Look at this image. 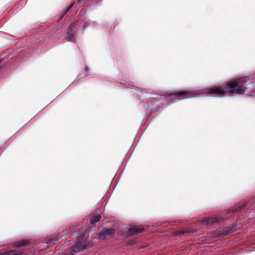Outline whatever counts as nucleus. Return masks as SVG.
Listing matches in <instances>:
<instances>
[{
	"mask_svg": "<svg viewBox=\"0 0 255 255\" xmlns=\"http://www.w3.org/2000/svg\"><path fill=\"white\" fill-rule=\"evenodd\" d=\"M3 255H21V254L20 252L13 251V250H10L9 251L5 252L3 254Z\"/></svg>",
	"mask_w": 255,
	"mask_h": 255,
	"instance_id": "1a4fd4ad",
	"label": "nucleus"
},
{
	"mask_svg": "<svg viewBox=\"0 0 255 255\" xmlns=\"http://www.w3.org/2000/svg\"><path fill=\"white\" fill-rule=\"evenodd\" d=\"M72 6V5L70 6V7H69V8H68V10H69L70 8H71V7Z\"/></svg>",
	"mask_w": 255,
	"mask_h": 255,
	"instance_id": "4468645a",
	"label": "nucleus"
},
{
	"mask_svg": "<svg viewBox=\"0 0 255 255\" xmlns=\"http://www.w3.org/2000/svg\"><path fill=\"white\" fill-rule=\"evenodd\" d=\"M249 80L248 77L238 78L235 80L228 82L226 84L214 86L210 88H206L195 91H181L175 93L169 94L166 97H174L173 100L178 99L180 96H186L188 95L194 94L196 95L202 94L211 95L214 97H223L228 94H244L245 89H238L234 90L238 87L241 88L247 85V81Z\"/></svg>",
	"mask_w": 255,
	"mask_h": 255,
	"instance_id": "f257e3e1",
	"label": "nucleus"
},
{
	"mask_svg": "<svg viewBox=\"0 0 255 255\" xmlns=\"http://www.w3.org/2000/svg\"><path fill=\"white\" fill-rule=\"evenodd\" d=\"M72 6V5L70 6V7H69V8H68V10H69L70 8H71V7Z\"/></svg>",
	"mask_w": 255,
	"mask_h": 255,
	"instance_id": "ddd939ff",
	"label": "nucleus"
},
{
	"mask_svg": "<svg viewBox=\"0 0 255 255\" xmlns=\"http://www.w3.org/2000/svg\"><path fill=\"white\" fill-rule=\"evenodd\" d=\"M242 208H243V207H239V208L238 209H237V210L238 211H239V210H240L241 209H242Z\"/></svg>",
	"mask_w": 255,
	"mask_h": 255,
	"instance_id": "9b49d317",
	"label": "nucleus"
},
{
	"mask_svg": "<svg viewBox=\"0 0 255 255\" xmlns=\"http://www.w3.org/2000/svg\"><path fill=\"white\" fill-rule=\"evenodd\" d=\"M85 70L87 72H89V68H88V67H86L85 68Z\"/></svg>",
	"mask_w": 255,
	"mask_h": 255,
	"instance_id": "9d476101",
	"label": "nucleus"
},
{
	"mask_svg": "<svg viewBox=\"0 0 255 255\" xmlns=\"http://www.w3.org/2000/svg\"><path fill=\"white\" fill-rule=\"evenodd\" d=\"M219 221V219L216 217H208L204 219V224L207 225H211L214 223Z\"/></svg>",
	"mask_w": 255,
	"mask_h": 255,
	"instance_id": "423d86ee",
	"label": "nucleus"
},
{
	"mask_svg": "<svg viewBox=\"0 0 255 255\" xmlns=\"http://www.w3.org/2000/svg\"><path fill=\"white\" fill-rule=\"evenodd\" d=\"M72 6V5L70 6V7H69V8H68V10H69L70 8H71V7Z\"/></svg>",
	"mask_w": 255,
	"mask_h": 255,
	"instance_id": "f8f14e48",
	"label": "nucleus"
},
{
	"mask_svg": "<svg viewBox=\"0 0 255 255\" xmlns=\"http://www.w3.org/2000/svg\"><path fill=\"white\" fill-rule=\"evenodd\" d=\"M75 27V23H73L70 25L69 27L67 30V36L66 39L70 42H73L75 39V33L73 32Z\"/></svg>",
	"mask_w": 255,
	"mask_h": 255,
	"instance_id": "20e7f679",
	"label": "nucleus"
},
{
	"mask_svg": "<svg viewBox=\"0 0 255 255\" xmlns=\"http://www.w3.org/2000/svg\"><path fill=\"white\" fill-rule=\"evenodd\" d=\"M116 231L112 228H104L99 233V238L101 240H106L108 236L115 235Z\"/></svg>",
	"mask_w": 255,
	"mask_h": 255,
	"instance_id": "7ed1b4c3",
	"label": "nucleus"
},
{
	"mask_svg": "<svg viewBox=\"0 0 255 255\" xmlns=\"http://www.w3.org/2000/svg\"><path fill=\"white\" fill-rule=\"evenodd\" d=\"M84 238H83L82 241H84Z\"/></svg>",
	"mask_w": 255,
	"mask_h": 255,
	"instance_id": "2eb2a0df",
	"label": "nucleus"
},
{
	"mask_svg": "<svg viewBox=\"0 0 255 255\" xmlns=\"http://www.w3.org/2000/svg\"><path fill=\"white\" fill-rule=\"evenodd\" d=\"M80 239H77L75 246L70 247L66 249L67 255H74L75 254L87 248L86 245L83 243L81 245L78 244V242L80 243Z\"/></svg>",
	"mask_w": 255,
	"mask_h": 255,
	"instance_id": "f03ea898",
	"label": "nucleus"
},
{
	"mask_svg": "<svg viewBox=\"0 0 255 255\" xmlns=\"http://www.w3.org/2000/svg\"><path fill=\"white\" fill-rule=\"evenodd\" d=\"M28 244H29V242L28 241H26L25 240H21V241H18V242L13 244V246L14 247H19L25 246Z\"/></svg>",
	"mask_w": 255,
	"mask_h": 255,
	"instance_id": "0eeeda50",
	"label": "nucleus"
},
{
	"mask_svg": "<svg viewBox=\"0 0 255 255\" xmlns=\"http://www.w3.org/2000/svg\"><path fill=\"white\" fill-rule=\"evenodd\" d=\"M144 229L141 226H133L128 229V235L129 236H133L137 233H141L144 231Z\"/></svg>",
	"mask_w": 255,
	"mask_h": 255,
	"instance_id": "39448f33",
	"label": "nucleus"
},
{
	"mask_svg": "<svg viewBox=\"0 0 255 255\" xmlns=\"http://www.w3.org/2000/svg\"><path fill=\"white\" fill-rule=\"evenodd\" d=\"M101 215L98 214L97 215H94V216L91 219L90 223L92 224H94L96 223L97 222H99L100 220L101 219Z\"/></svg>",
	"mask_w": 255,
	"mask_h": 255,
	"instance_id": "6e6552de",
	"label": "nucleus"
}]
</instances>
